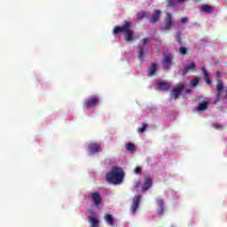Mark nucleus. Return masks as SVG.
I'll list each match as a JSON object with an SVG mask.
<instances>
[{"mask_svg":"<svg viewBox=\"0 0 227 227\" xmlns=\"http://www.w3.org/2000/svg\"><path fill=\"white\" fill-rule=\"evenodd\" d=\"M156 203H157L158 207H160L157 214H158V215H162V214H164V200H157Z\"/></svg>","mask_w":227,"mask_h":227,"instance_id":"obj_16","label":"nucleus"},{"mask_svg":"<svg viewBox=\"0 0 227 227\" xmlns=\"http://www.w3.org/2000/svg\"><path fill=\"white\" fill-rule=\"evenodd\" d=\"M161 14H162V12L160 10H155L151 18V23L155 24V22H157L159 20V19H160Z\"/></svg>","mask_w":227,"mask_h":227,"instance_id":"obj_14","label":"nucleus"},{"mask_svg":"<svg viewBox=\"0 0 227 227\" xmlns=\"http://www.w3.org/2000/svg\"><path fill=\"white\" fill-rule=\"evenodd\" d=\"M138 59L139 61L145 60V47L143 45L138 46Z\"/></svg>","mask_w":227,"mask_h":227,"instance_id":"obj_21","label":"nucleus"},{"mask_svg":"<svg viewBox=\"0 0 227 227\" xmlns=\"http://www.w3.org/2000/svg\"><path fill=\"white\" fill-rule=\"evenodd\" d=\"M146 129H148V124L142 123V127L138 128L137 132H139V134H143V132H145Z\"/></svg>","mask_w":227,"mask_h":227,"instance_id":"obj_26","label":"nucleus"},{"mask_svg":"<svg viewBox=\"0 0 227 227\" xmlns=\"http://www.w3.org/2000/svg\"><path fill=\"white\" fill-rule=\"evenodd\" d=\"M104 219L110 226H114V218H113L112 215H105Z\"/></svg>","mask_w":227,"mask_h":227,"instance_id":"obj_18","label":"nucleus"},{"mask_svg":"<svg viewBox=\"0 0 227 227\" xmlns=\"http://www.w3.org/2000/svg\"><path fill=\"white\" fill-rule=\"evenodd\" d=\"M191 70L194 71L196 70V63L192 62L191 64H188L187 66L184 67V69H180L177 71L178 75H181V77H184L186 75V74H189Z\"/></svg>","mask_w":227,"mask_h":227,"instance_id":"obj_4","label":"nucleus"},{"mask_svg":"<svg viewBox=\"0 0 227 227\" xmlns=\"http://www.w3.org/2000/svg\"><path fill=\"white\" fill-rule=\"evenodd\" d=\"M185 88V85L184 83H179L176 87H175L171 92V98H178L180 95H182V91H184V89Z\"/></svg>","mask_w":227,"mask_h":227,"instance_id":"obj_6","label":"nucleus"},{"mask_svg":"<svg viewBox=\"0 0 227 227\" xmlns=\"http://www.w3.org/2000/svg\"><path fill=\"white\" fill-rule=\"evenodd\" d=\"M189 22V18L184 17L181 19V24H187Z\"/></svg>","mask_w":227,"mask_h":227,"instance_id":"obj_29","label":"nucleus"},{"mask_svg":"<svg viewBox=\"0 0 227 227\" xmlns=\"http://www.w3.org/2000/svg\"><path fill=\"white\" fill-rule=\"evenodd\" d=\"M134 173H136V175H139L143 173V168H141V167H137L134 170Z\"/></svg>","mask_w":227,"mask_h":227,"instance_id":"obj_28","label":"nucleus"},{"mask_svg":"<svg viewBox=\"0 0 227 227\" xmlns=\"http://www.w3.org/2000/svg\"><path fill=\"white\" fill-rule=\"evenodd\" d=\"M173 65V56L166 55L163 59V68L164 70H169Z\"/></svg>","mask_w":227,"mask_h":227,"instance_id":"obj_8","label":"nucleus"},{"mask_svg":"<svg viewBox=\"0 0 227 227\" xmlns=\"http://www.w3.org/2000/svg\"><path fill=\"white\" fill-rule=\"evenodd\" d=\"M175 38H176V41L177 42V43H179L180 45H182V34L177 31L175 35Z\"/></svg>","mask_w":227,"mask_h":227,"instance_id":"obj_24","label":"nucleus"},{"mask_svg":"<svg viewBox=\"0 0 227 227\" xmlns=\"http://www.w3.org/2000/svg\"><path fill=\"white\" fill-rule=\"evenodd\" d=\"M176 1H178V3H184V2H185V0H176Z\"/></svg>","mask_w":227,"mask_h":227,"instance_id":"obj_34","label":"nucleus"},{"mask_svg":"<svg viewBox=\"0 0 227 227\" xmlns=\"http://www.w3.org/2000/svg\"><path fill=\"white\" fill-rule=\"evenodd\" d=\"M202 74L204 75V81L207 84H212V80L210 79V75L208 74V71H207V68L202 67Z\"/></svg>","mask_w":227,"mask_h":227,"instance_id":"obj_15","label":"nucleus"},{"mask_svg":"<svg viewBox=\"0 0 227 227\" xmlns=\"http://www.w3.org/2000/svg\"><path fill=\"white\" fill-rule=\"evenodd\" d=\"M165 26L161 27L162 31H168L173 27V16L170 12H167L166 17L164 19Z\"/></svg>","mask_w":227,"mask_h":227,"instance_id":"obj_5","label":"nucleus"},{"mask_svg":"<svg viewBox=\"0 0 227 227\" xmlns=\"http://www.w3.org/2000/svg\"><path fill=\"white\" fill-rule=\"evenodd\" d=\"M148 42H149L148 37H145V38L142 40L143 45H146V44L148 43Z\"/></svg>","mask_w":227,"mask_h":227,"instance_id":"obj_30","label":"nucleus"},{"mask_svg":"<svg viewBox=\"0 0 227 227\" xmlns=\"http://www.w3.org/2000/svg\"><path fill=\"white\" fill-rule=\"evenodd\" d=\"M175 4L173 3V0H168V6H174Z\"/></svg>","mask_w":227,"mask_h":227,"instance_id":"obj_31","label":"nucleus"},{"mask_svg":"<svg viewBox=\"0 0 227 227\" xmlns=\"http://www.w3.org/2000/svg\"><path fill=\"white\" fill-rule=\"evenodd\" d=\"M158 88L160 90H162V91H168V90H169V88H170V85L168 82H160L158 83Z\"/></svg>","mask_w":227,"mask_h":227,"instance_id":"obj_20","label":"nucleus"},{"mask_svg":"<svg viewBox=\"0 0 227 227\" xmlns=\"http://www.w3.org/2000/svg\"><path fill=\"white\" fill-rule=\"evenodd\" d=\"M224 90V85L222 82H219L216 84V102H219L221 100V95H223V91Z\"/></svg>","mask_w":227,"mask_h":227,"instance_id":"obj_13","label":"nucleus"},{"mask_svg":"<svg viewBox=\"0 0 227 227\" xmlns=\"http://www.w3.org/2000/svg\"><path fill=\"white\" fill-rule=\"evenodd\" d=\"M100 99L97 96H90L88 99H86L83 103V107L86 109H93V107H97L98 106V101Z\"/></svg>","mask_w":227,"mask_h":227,"instance_id":"obj_3","label":"nucleus"},{"mask_svg":"<svg viewBox=\"0 0 227 227\" xmlns=\"http://www.w3.org/2000/svg\"><path fill=\"white\" fill-rule=\"evenodd\" d=\"M192 88H196L200 84V78L196 76L192 82H190Z\"/></svg>","mask_w":227,"mask_h":227,"instance_id":"obj_23","label":"nucleus"},{"mask_svg":"<svg viewBox=\"0 0 227 227\" xmlns=\"http://www.w3.org/2000/svg\"><path fill=\"white\" fill-rule=\"evenodd\" d=\"M216 77H221V73L217 72L216 73Z\"/></svg>","mask_w":227,"mask_h":227,"instance_id":"obj_33","label":"nucleus"},{"mask_svg":"<svg viewBox=\"0 0 227 227\" xmlns=\"http://www.w3.org/2000/svg\"><path fill=\"white\" fill-rule=\"evenodd\" d=\"M212 127L214 129H215L216 130H223V129H224V126H223V124H219L217 122H213Z\"/></svg>","mask_w":227,"mask_h":227,"instance_id":"obj_25","label":"nucleus"},{"mask_svg":"<svg viewBox=\"0 0 227 227\" xmlns=\"http://www.w3.org/2000/svg\"><path fill=\"white\" fill-rule=\"evenodd\" d=\"M187 48L182 46L180 49H179V54H181V56H185V54H187Z\"/></svg>","mask_w":227,"mask_h":227,"instance_id":"obj_27","label":"nucleus"},{"mask_svg":"<svg viewBox=\"0 0 227 227\" xmlns=\"http://www.w3.org/2000/svg\"><path fill=\"white\" fill-rule=\"evenodd\" d=\"M130 27H132V23L129 21H124L123 26H116L114 27L113 34L118 35V33H124V40L126 42H134L136 38L134 37V33Z\"/></svg>","mask_w":227,"mask_h":227,"instance_id":"obj_1","label":"nucleus"},{"mask_svg":"<svg viewBox=\"0 0 227 227\" xmlns=\"http://www.w3.org/2000/svg\"><path fill=\"white\" fill-rule=\"evenodd\" d=\"M123 178H125V172L120 167H113L111 172L106 174V180L115 185L121 184Z\"/></svg>","mask_w":227,"mask_h":227,"instance_id":"obj_2","label":"nucleus"},{"mask_svg":"<svg viewBox=\"0 0 227 227\" xmlns=\"http://www.w3.org/2000/svg\"><path fill=\"white\" fill-rule=\"evenodd\" d=\"M153 179L151 176H146L145 178L144 184L142 185V191L145 192V191H148L150 187H152Z\"/></svg>","mask_w":227,"mask_h":227,"instance_id":"obj_10","label":"nucleus"},{"mask_svg":"<svg viewBox=\"0 0 227 227\" xmlns=\"http://www.w3.org/2000/svg\"><path fill=\"white\" fill-rule=\"evenodd\" d=\"M125 147L128 152H136V145H134L132 143L126 144Z\"/></svg>","mask_w":227,"mask_h":227,"instance_id":"obj_22","label":"nucleus"},{"mask_svg":"<svg viewBox=\"0 0 227 227\" xmlns=\"http://www.w3.org/2000/svg\"><path fill=\"white\" fill-rule=\"evenodd\" d=\"M208 101H202L199 103L196 109L197 113H203V111H207V109H208Z\"/></svg>","mask_w":227,"mask_h":227,"instance_id":"obj_12","label":"nucleus"},{"mask_svg":"<svg viewBox=\"0 0 227 227\" xmlns=\"http://www.w3.org/2000/svg\"><path fill=\"white\" fill-rule=\"evenodd\" d=\"M89 152L90 153H98V152H100V145L98 143H90L89 145Z\"/></svg>","mask_w":227,"mask_h":227,"instance_id":"obj_11","label":"nucleus"},{"mask_svg":"<svg viewBox=\"0 0 227 227\" xmlns=\"http://www.w3.org/2000/svg\"><path fill=\"white\" fill-rule=\"evenodd\" d=\"M143 17H146V12H143Z\"/></svg>","mask_w":227,"mask_h":227,"instance_id":"obj_35","label":"nucleus"},{"mask_svg":"<svg viewBox=\"0 0 227 227\" xmlns=\"http://www.w3.org/2000/svg\"><path fill=\"white\" fill-rule=\"evenodd\" d=\"M140 203H141V196H138V195L135 196L133 198L132 204H131L132 214H134L135 212H137Z\"/></svg>","mask_w":227,"mask_h":227,"instance_id":"obj_7","label":"nucleus"},{"mask_svg":"<svg viewBox=\"0 0 227 227\" xmlns=\"http://www.w3.org/2000/svg\"><path fill=\"white\" fill-rule=\"evenodd\" d=\"M158 66L156 63H153L149 68L148 75L149 77H152L153 75H155V72H157Z\"/></svg>","mask_w":227,"mask_h":227,"instance_id":"obj_19","label":"nucleus"},{"mask_svg":"<svg viewBox=\"0 0 227 227\" xmlns=\"http://www.w3.org/2000/svg\"><path fill=\"white\" fill-rule=\"evenodd\" d=\"M191 91H192L191 89H187V90H185V93H186V94H189V93H191Z\"/></svg>","mask_w":227,"mask_h":227,"instance_id":"obj_32","label":"nucleus"},{"mask_svg":"<svg viewBox=\"0 0 227 227\" xmlns=\"http://www.w3.org/2000/svg\"><path fill=\"white\" fill-rule=\"evenodd\" d=\"M200 12H203L204 13H212L213 9L212 6L208 4H203L200 6Z\"/></svg>","mask_w":227,"mask_h":227,"instance_id":"obj_17","label":"nucleus"},{"mask_svg":"<svg viewBox=\"0 0 227 227\" xmlns=\"http://www.w3.org/2000/svg\"><path fill=\"white\" fill-rule=\"evenodd\" d=\"M90 197L95 207H100V205H102V197L100 196V193L98 192H93L91 193Z\"/></svg>","mask_w":227,"mask_h":227,"instance_id":"obj_9","label":"nucleus"}]
</instances>
